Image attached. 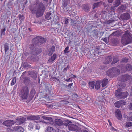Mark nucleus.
Instances as JSON below:
<instances>
[{
	"instance_id": "nucleus-33",
	"label": "nucleus",
	"mask_w": 132,
	"mask_h": 132,
	"mask_svg": "<svg viewBox=\"0 0 132 132\" xmlns=\"http://www.w3.org/2000/svg\"><path fill=\"white\" fill-rule=\"evenodd\" d=\"M128 120L132 121V112H130L129 113V116L127 118Z\"/></svg>"
},
{
	"instance_id": "nucleus-18",
	"label": "nucleus",
	"mask_w": 132,
	"mask_h": 132,
	"mask_svg": "<svg viewBox=\"0 0 132 132\" xmlns=\"http://www.w3.org/2000/svg\"><path fill=\"white\" fill-rule=\"evenodd\" d=\"M112 60V56H108L105 59V61L104 63V64H107L109 63Z\"/></svg>"
},
{
	"instance_id": "nucleus-41",
	"label": "nucleus",
	"mask_w": 132,
	"mask_h": 132,
	"mask_svg": "<svg viewBox=\"0 0 132 132\" xmlns=\"http://www.w3.org/2000/svg\"><path fill=\"white\" fill-rule=\"evenodd\" d=\"M30 81L29 78L28 77H25L24 78V82L27 83Z\"/></svg>"
},
{
	"instance_id": "nucleus-10",
	"label": "nucleus",
	"mask_w": 132,
	"mask_h": 132,
	"mask_svg": "<svg viewBox=\"0 0 132 132\" xmlns=\"http://www.w3.org/2000/svg\"><path fill=\"white\" fill-rule=\"evenodd\" d=\"M131 78V76L126 74L123 75L120 77L121 81L123 82H125L130 80Z\"/></svg>"
},
{
	"instance_id": "nucleus-47",
	"label": "nucleus",
	"mask_w": 132,
	"mask_h": 132,
	"mask_svg": "<svg viewBox=\"0 0 132 132\" xmlns=\"http://www.w3.org/2000/svg\"><path fill=\"white\" fill-rule=\"evenodd\" d=\"M70 68V66L69 65H68L67 66V67L64 68L63 70V71L65 72L67 69H68Z\"/></svg>"
},
{
	"instance_id": "nucleus-9",
	"label": "nucleus",
	"mask_w": 132,
	"mask_h": 132,
	"mask_svg": "<svg viewBox=\"0 0 132 132\" xmlns=\"http://www.w3.org/2000/svg\"><path fill=\"white\" fill-rule=\"evenodd\" d=\"M26 118L24 117L19 118L16 119L14 121L15 123L17 125H20L23 123L26 120Z\"/></svg>"
},
{
	"instance_id": "nucleus-27",
	"label": "nucleus",
	"mask_w": 132,
	"mask_h": 132,
	"mask_svg": "<svg viewBox=\"0 0 132 132\" xmlns=\"http://www.w3.org/2000/svg\"><path fill=\"white\" fill-rule=\"evenodd\" d=\"M4 46L5 52L6 53L7 51L9 49L8 44L7 43H6L4 45Z\"/></svg>"
},
{
	"instance_id": "nucleus-30",
	"label": "nucleus",
	"mask_w": 132,
	"mask_h": 132,
	"mask_svg": "<svg viewBox=\"0 0 132 132\" xmlns=\"http://www.w3.org/2000/svg\"><path fill=\"white\" fill-rule=\"evenodd\" d=\"M71 122L69 120H65L64 122V123H63V125H64L66 126H67L68 127V125L69 124H70Z\"/></svg>"
},
{
	"instance_id": "nucleus-59",
	"label": "nucleus",
	"mask_w": 132,
	"mask_h": 132,
	"mask_svg": "<svg viewBox=\"0 0 132 132\" xmlns=\"http://www.w3.org/2000/svg\"><path fill=\"white\" fill-rule=\"evenodd\" d=\"M129 109L131 110H132V103H130L129 105Z\"/></svg>"
},
{
	"instance_id": "nucleus-56",
	"label": "nucleus",
	"mask_w": 132,
	"mask_h": 132,
	"mask_svg": "<svg viewBox=\"0 0 132 132\" xmlns=\"http://www.w3.org/2000/svg\"><path fill=\"white\" fill-rule=\"evenodd\" d=\"M31 94H32V95H34V94L35 93V90L34 89H32L30 93Z\"/></svg>"
},
{
	"instance_id": "nucleus-43",
	"label": "nucleus",
	"mask_w": 132,
	"mask_h": 132,
	"mask_svg": "<svg viewBox=\"0 0 132 132\" xmlns=\"http://www.w3.org/2000/svg\"><path fill=\"white\" fill-rule=\"evenodd\" d=\"M99 3H96L94 4L93 5V9H94L95 8L99 6Z\"/></svg>"
},
{
	"instance_id": "nucleus-48",
	"label": "nucleus",
	"mask_w": 132,
	"mask_h": 132,
	"mask_svg": "<svg viewBox=\"0 0 132 132\" xmlns=\"http://www.w3.org/2000/svg\"><path fill=\"white\" fill-rule=\"evenodd\" d=\"M24 18V16L23 15L20 16L19 17V20L21 22H22Z\"/></svg>"
},
{
	"instance_id": "nucleus-60",
	"label": "nucleus",
	"mask_w": 132,
	"mask_h": 132,
	"mask_svg": "<svg viewBox=\"0 0 132 132\" xmlns=\"http://www.w3.org/2000/svg\"><path fill=\"white\" fill-rule=\"evenodd\" d=\"M72 75H73V76H72L71 78H76V76L75 75H73L72 74Z\"/></svg>"
},
{
	"instance_id": "nucleus-32",
	"label": "nucleus",
	"mask_w": 132,
	"mask_h": 132,
	"mask_svg": "<svg viewBox=\"0 0 132 132\" xmlns=\"http://www.w3.org/2000/svg\"><path fill=\"white\" fill-rule=\"evenodd\" d=\"M89 85L90 87H91L92 89H93L95 86V82L94 81H92L89 83Z\"/></svg>"
},
{
	"instance_id": "nucleus-40",
	"label": "nucleus",
	"mask_w": 132,
	"mask_h": 132,
	"mask_svg": "<svg viewBox=\"0 0 132 132\" xmlns=\"http://www.w3.org/2000/svg\"><path fill=\"white\" fill-rule=\"evenodd\" d=\"M51 79L52 80L54 81L55 82H58L59 81V80L56 77H53L51 78Z\"/></svg>"
},
{
	"instance_id": "nucleus-53",
	"label": "nucleus",
	"mask_w": 132,
	"mask_h": 132,
	"mask_svg": "<svg viewBox=\"0 0 132 132\" xmlns=\"http://www.w3.org/2000/svg\"><path fill=\"white\" fill-rule=\"evenodd\" d=\"M73 84L72 83H70V84L68 85L67 86V88L68 89L70 88L71 86Z\"/></svg>"
},
{
	"instance_id": "nucleus-39",
	"label": "nucleus",
	"mask_w": 132,
	"mask_h": 132,
	"mask_svg": "<svg viewBox=\"0 0 132 132\" xmlns=\"http://www.w3.org/2000/svg\"><path fill=\"white\" fill-rule=\"evenodd\" d=\"M118 59L116 58L115 57H114L113 60L111 63V64H114L116 63L117 61H118Z\"/></svg>"
},
{
	"instance_id": "nucleus-22",
	"label": "nucleus",
	"mask_w": 132,
	"mask_h": 132,
	"mask_svg": "<svg viewBox=\"0 0 132 132\" xmlns=\"http://www.w3.org/2000/svg\"><path fill=\"white\" fill-rule=\"evenodd\" d=\"M57 57V55L56 54H54L53 56H52L51 57L49 58L48 61L49 62H53L56 59Z\"/></svg>"
},
{
	"instance_id": "nucleus-23",
	"label": "nucleus",
	"mask_w": 132,
	"mask_h": 132,
	"mask_svg": "<svg viewBox=\"0 0 132 132\" xmlns=\"http://www.w3.org/2000/svg\"><path fill=\"white\" fill-rule=\"evenodd\" d=\"M52 14L50 12H48L47 13L45 16V18L47 20H50L51 18Z\"/></svg>"
},
{
	"instance_id": "nucleus-36",
	"label": "nucleus",
	"mask_w": 132,
	"mask_h": 132,
	"mask_svg": "<svg viewBox=\"0 0 132 132\" xmlns=\"http://www.w3.org/2000/svg\"><path fill=\"white\" fill-rule=\"evenodd\" d=\"M16 77H14L13 78L11 82V85L13 86L15 84L16 81Z\"/></svg>"
},
{
	"instance_id": "nucleus-52",
	"label": "nucleus",
	"mask_w": 132,
	"mask_h": 132,
	"mask_svg": "<svg viewBox=\"0 0 132 132\" xmlns=\"http://www.w3.org/2000/svg\"><path fill=\"white\" fill-rule=\"evenodd\" d=\"M28 55V53L26 52H24L23 54V56H26Z\"/></svg>"
},
{
	"instance_id": "nucleus-14",
	"label": "nucleus",
	"mask_w": 132,
	"mask_h": 132,
	"mask_svg": "<svg viewBox=\"0 0 132 132\" xmlns=\"http://www.w3.org/2000/svg\"><path fill=\"white\" fill-rule=\"evenodd\" d=\"M55 123L60 126L61 128H63V123L62 120L60 119H56L55 120Z\"/></svg>"
},
{
	"instance_id": "nucleus-6",
	"label": "nucleus",
	"mask_w": 132,
	"mask_h": 132,
	"mask_svg": "<svg viewBox=\"0 0 132 132\" xmlns=\"http://www.w3.org/2000/svg\"><path fill=\"white\" fill-rule=\"evenodd\" d=\"M115 95L117 97L121 98H125L128 95V93L127 92H120L119 90H116L115 93Z\"/></svg>"
},
{
	"instance_id": "nucleus-8",
	"label": "nucleus",
	"mask_w": 132,
	"mask_h": 132,
	"mask_svg": "<svg viewBox=\"0 0 132 132\" xmlns=\"http://www.w3.org/2000/svg\"><path fill=\"white\" fill-rule=\"evenodd\" d=\"M68 129L70 130L76 131L77 132L80 131V127L76 125L70 123L68 125Z\"/></svg>"
},
{
	"instance_id": "nucleus-64",
	"label": "nucleus",
	"mask_w": 132,
	"mask_h": 132,
	"mask_svg": "<svg viewBox=\"0 0 132 132\" xmlns=\"http://www.w3.org/2000/svg\"><path fill=\"white\" fill-rule=\"evenodd\" d=\"M70 79H71L70 78H69V79H66V81H67V82H68V81H71V80H70Z\"/></svg>"
},
{
	"instance_id": "nucleus-15",
	"label": "nucleus",
	"mask_w": 132,
	"mask_h": 132,
	"mask_svg": "<svg viewBox=\"0 0 132 132\" xmlns=\"http://www.w3.org/2000/svg\"><path fill=\"white\" fill-rule=\"evenodd\" d=\"M115 115L116 117L119 120H121L122 118V116L121 112L119 109H117L115 112Z\"/></svg>"
},
{
	"instance_id": "nucleus-4",
	"label": "nucleus",
	"mask_w": 132,
	"mask_h": 132,
	"mask_svg": "<svg viewBox=\"0 0 132 132\" xmlns=\"http://www.w3.org/2000/svg\"><path fill=\"white\" fill-rule=\"evenodd\" d=\"M29 92L28 88L27 86L23 87L20 93L21 99H27L28 97Z\"/></svg>"
},
{
	"instance_id": "nucleus-31",
	"label": "nucleus",
	"mask_w": 132,
	"mask_h": 132,
	"mask_svg": "<svg viewBox=\"0 0 132 132\" xmlns=\"http://www.w3.org/2000/svg\"><path fill=\"white\" fill-rule=\"evenodd\" d=\"M121 0H116L115 3L114 7H115L118 6L120 4Z\"/></svg>"
},
{
	"instance_id": "nucleus-28",
	"label": "nucleus",
	"mask_w": 132,
	"mask_h": 132,
	"mask_svg": "<svg viewBox=\"0 0 132 132\" xmlns=\"http://www.w3.org/2000/svg\"><path fill=\"white\" fill-rule=\"evenodd\" d=\"M132 126V122H127L125 123V127L128 128L131 127Z\"/></svg>"
},
{
	"instance_id": "nucleus-51",
	"label": "nucleus",
	"mask_w": 132,
	"mask_h": 132,
	"mask_svg": "<svg viewBox=\"0 0 132 132\" xmlns=\"http://www.w3.org/2000/svg\"><path fill=\"white\" fill-rule=\"evenodd\" d=\"M112 20H109L106 22V24H110V23H112Z\"/></svg>"
},
{
	"instance_id": "nucleus-17",
	"label": "nucleus",
	"mask_w": 132,
	"mask_h": 132,
	"mask_svg": "<svg viewBox=\"0 0 132 132\" xmlns=\"http://www.w3.org/2000/svg\"><path fill=\"white\" fill-rule=\"evenodd\" d=\"M14 129L15 132H23L24 131L23 128L22 127L19 126L15 127Z\"/></svg>"
},
{
	"instance_id": "nucleus-58",
	"label": "nucleus",
	"mask_w": 132,
	"mask_h": 132,
	"mask_svg": "<svg viewBox=\"0 0 132 132\" xmlns=\"http://www.w3.org/2000/svg\"><path fill=\"white\" fill-rule=\"evenodd\" d=\"M111 130L112 131H117V129H115L114 128V127H112L111 128Z\"/></svg>"
},
{
	"instance_id": "nucleus-61",
	"label": "nucleus",
	"mask_w": 132,
	"mask_h": 132,
	"mask_svg": "<svg viewBox=\"0 0 132 132\" xmlns=\"http://www.w3.org/2000/svg\"><path fill=\"white\" fill-rule=\"evenodd\" d=\"M64 98L65 99L64 100H68L69 99V97L68 96H66L65 97H64Z\"/></svg>"
},
{
	"instance_id": "nucleus-21",
	"label": "nucleus",
	"mask_w": 132,
	"mask_h": 132,
	"mask_svg": "<svg viewBox=\"0 0 132 132\" xmlns=\"http://www.w3.org/2000/svg\"><path fill=\"white\" fill-rule=\"evenodd\" d=\"M69 3V0H63V2L62 3V7H64V8L66 7L68 5Z\"/></svg>"
},
{
	"instance_id": "nucleus-2",
	"label": "nucleus",
	"mask_w": 132,
	"mask_h": 132,
	"mask_svg": "<svg viewBox=\"0 0 132 132\" xmlns=\"http://www.w3.org/2000/svg\"><path fill=\"white\" fill-rule=\"evenodd\" d=\"M46 40L45 38H44L41 36H37L33 39V44L31 45V46H30L29 48L31 49H34L35 46L34 44L41 46V45L45 43Z\"/></svg>"
},
{
	"instance_id": "nucleus-37",
	"label": "nucleus",
	"mask_w": 132,
	"mask_h": 132,
	"mask_svg": "<svg viewBox=\"0 0 132 132\" xmlns=\"http://www.w3.org/2000/svg\"><path fill=\"white\" fill-rule=\"evenodd\" d=\"M83 9L85 11H87L89 9V6L87 5H84L83 6Z\"/></svg>"
},
{
	"instance_id": "nucleus-50",
	"label": "nucleus",
	"mask_w": 132,
	"mask_h": 132,
	"mask_svg": "<svg viewBox=\"0 0 132 132\" xmlns=\"http://www.w3.org/2000/svg\"><path fill=\"white\" fill-rule=\"evenodd\" d=\"M102 40L105 42L106 43H108L107 39L106 37L103 38Z\"/></svg>"
},
{
	"instance_id": "nucleus-49",
	"label": "nucleus",
	"mask_w": 132,
	"mask_h": 132,
	"mask_svg": "<svg viewBox=\"0 0 132 132\" xmlns=\"http://www.w3.org/2000/svg\"><path fill=\"white\" fill-rule=\"evenodd\" d=\"M28 127H29V128H30V129L31 130H32L33 128V126L32 124H29Z\"/></svg>"
},
{
	"instance_id": "nucleus-20",
	"label": "nucleus",
	"mask_w": 132,
	"mask_h": 132,
	"mask_svg": "<svg viewBox=\"0 0 132 132\" xmlns=\"http://www.w3.org/2000/svg\"><path fill=\"white\" fill-rule=\"evenodd\" d=\"M102 83V87H105L107 85L108 82V79L106 78H105L103 80H100Z\"/></svg>"
},
{
	"instance_id": "nucleus-13",
	"label": "nucleus",
	"mask_w": 132,
	"mask_h": 132,
	"mask_svg": "<svg viewBox=\"0 0 132 132\" xmlns=\"http://www.w3.org/2000/svg\"><path fill=\"white\" fill-rule=\"evenodd\" d=\"M130 17V14L128 13H125L121 15V19L123 20H127L129 19Z\"/></svg>"
},
{
	"instance_id": "nucleus-29",
	"label": "nucleus",
	"mask_w": 132,
	"mask_h": 132,
	"mask_svg": "<svg viewBox=\"0 0 132 132\" xmlns=\"http://www.w3.org/2000/svg\"><path fill=\"white\" fill-rule=\"evenodd\" d=\"M30 75L34 79H36L37 77L36 74L35 72H31L30 73Z\"/></svg>"
},
{
	"instance_id": "nucleus-19",
	"label": "nucleus",
	"mask_w": 132,
	"mask_h": 132,
	"mask_svg": "<svg viewBox=\"0 0 132 132\" xmlns=\"http://www.w3.org/2000/svg\"><path fill=\"white\" fill-rule=\"evenodd\" d=\"M42 118L44 119V120L43 121H40V122H43L46 124L48 123V121H49L50 120V118H49L44 116H42Z\"/></svg>"
},
{
	"instance_id": "nucleus-1",
	"label": "nucleus",
	"mask_w": 132,
	"mask_h": 132,
	"mask_svg": "<svg viewBox=\"0 0 132 132\" xmlns=\"http://www.w3.org/2000/svg\"><path fill=\"white\" fill-rule=\"evenodd\" d=\"M35 5L37 7L35 10L36 16L39 17L42 16L46 9L45 5L39 0H36Z\"/></svg>"
},
{
	"instance_id": "nucleus-12",
	"label": "nucleus",
	"mask_w": 132,
	"mask_h": 132,
	"mask_svg": "<svg viewBox=\"0 0 132 132\" xmlns=\"http://www.w3.org/2000/svg\"><path fill=\"white\" fill-rule=\"evenodd\" d=\"M3 124L6 126H11L15 124V122L13 120H7L3 122Z\"/></svg>"
},
{
	"instance_id": "nucleus-54",
	"label": "nucleus",
	"mask_w": 132,
	"mask_h": 132,
	"mask_svg": "<svg viewBox=\"0 0 132 132\" xmlns=\"http://www.w3.org/2000/svg\"><path fill=\"white\" fill-rule=\"evenodd\" d=\"M80 131H78V132H88L87 130L81 129L80 127Z\"/></svg>"
},
{
	"instance_id": "nucleus-44",
	"label": "nucleus",
	"mask_w": 132,
	"mask_h": 132,
	"mask_svg": "<svg viewBox=\"0 0 132 132\" xmlns=\"http://www.w3.org/2000/svg\"><path fill=\"white\" fill-rule=\"evenodd\" d=\"M93 36L95 37L96 36H97V31L96 30H94L93 31Z\"/></svg>"
},
{
	"instance_id": "nucleus-38",
	"label": "nucleus",
	"mask_w": 132,
	"mask_h": 132,
	"mask_svg": "<svg viewBox=\"0 0 132 132\" xmlns=\"http://www.w3.org/2000/svg\"><path fill=\"white\" fill-rule=\"evenodd\" d=\"M6 31V29L5 28H4V29L1 30V36L2 35H4L5 34V32Z\"/></svg>"
},
{
	"instance_id": "nucleus-34",
	"label": "nucleus",
	"mask_w": 132,
	"mask_h": 132,
	"mask_svg": "<svg viewBox=\"0 0 132 132\" xmlns=\"http://www.w3.org/2000/svg\"><path fill=\"white\" fill-rule=\"evenodd\" d=\"M112 42L114 45H117L118 43V39L117 38H113L112 40Z\"/></svg>"
},
{
	"instance_id": "nucleus-24",
	"label": "nucleus",
	"mask_w": 132,
	"mask_h": 132,
	"mask_svg": "<svg viewBox=\"0 0 132 132\" xmlns=\"http://www.w3.org/2000/svg\"><path fill=\"white\" fill-rule=\"evenodd\" d=\"M55 46H52L50 49L49 52L48 54V55L50 56L52 54L53 52L55 51Z\"/></svg>"
},
{
	"instance_id": "nucleus-55",
	"label": "nucleus",
	"mask_w": 132,
	"mask_h": 132,
	"mask_svg": "<svg viewBox=\"0 0 132 132\" xmlns=\"http://www.w3.org/2000/svg\"><path fill=\"white\" fill-rule=\"evenodd\" d=\"M69 19H68L66 18L65 20V24H68V23Z\"/></svg>"
},
{
	"instance_id": "nucleus-45",
	"label": "nucleus",
	"mask_w": 132,
	"mask_h": 132,
	"mask_svg": "<svg viewBox=\"0 0 132 132\" xmlns=\"http://www.w3.org/2000/svg\"><path fill=\"white\" fill-rule=\"evenodd\" d=\"M34 55H32V56H31V57H29L28 59V60H29L31 61H34L35 60L34 58V57L33 56Z\"/></svg>"
},
{
	"instance_id": "nucleus-11",
	"label": "nucleus",
	"mask_w": 132,
	"mask_h": 132,
	"mask_svg": "<svg viewBox=\"0 0 132 132\" xmlns=\"http://www.w3.org/2000/svg\"><path fill=\"white\" fill-rule=\"evenodd\" d=\"M125 104V102L123 100H120L116 102L114 104L115 107L119 108L120 107H122Z\"/></svg>"
},
{
	"instance_id": "nucleus-46",
	"label": "nucleus",
	"mask_w": 132,
	"mask_h": 132,
	"mask_svg": "<svg viewBox=\"0 0 132 132\" xmlns=\"http://www.w3.org/2000/svg\"><path fill=\"white\" fill-rule=\"evenodd\" d=\"M69 49V47H67L64 50V52L65 54L69 52L68 51V50Z\"/></svg>"
},
{
	"instance_id": "nucleus-16",
	"label": "nucleus",
	"mask_w": 132,
	"mask_h": 132,
	"mask_svg": "<svg viewBox=\"0 0 132 132\" xmlns=\"http://www.w3.org/2000/svg\"><path fill=\"white\" fill-rule=\"evenodd\" d=\"M27 118L28 120H37L39 119L40 117L38 116L31 115L30 116H28Z\"/></svg>"
},
{
	"instance_id": "nucleus-63",
	"label": "nucleus",
	"mask_w": 132,
	"mask_h": 132,
	"mask_svg": "<svg viewBox=\"0 0 132 132\" xmlns=\"http://www.w3.org/2000/svg\"><path fill=\"white\" fill-rule=\"evenodd\" d=\"M113 0H108V2H109V3H111L112 2Z\"/></svg>"
},
{
	"instance_id": "nucleus-57",
	"label": "nucleus",
	"mask_w": 132,
	"mask_h": 132,
	"mask_svg": "<svg viewBox=\"0 0 132 132\" xmlns=\"http://www.w3.org/2000/svg\"><path fill=\"white\" fill-rule=\"evenodd\" d=\"M35 127L36 129H39L40 128V127L38 125H36Z\"/></svg>"
},
{
	"instance_id": "nucleus-5",
	"label": "nucleus",
	"mask_w": 132,
	"mask_h": 132,
	"mask_svg": "<svg viewBox=\"0 0 132 132\" xmlns=\"http://www.w3.org/2000/svg\"><path fill=\"white\" fill-rule=\"evenodd\" d=\"M119 70L116 67H112L107 72V74L111 77H116L119 74Z\"/></svg>"
},
{
	"instance_id": "nucleus-42",
	"label": "nucleus",
	"mask_w": 132,
	"mask_h": 132,
	"mask_svg": "<svg viewBox=\"0 0 132 132\" xmlns=\"http://www.w3.org/2000/svg\"><path fill=\"white\" fill-rule=\"evenodd\" d=\"M128 59L127 58H123L121 60L122 62L125 63L127 62L128 61Z\"/></svg>"
},
{
	"instance_id": "nucleus-3",
	"label": "nucleus",
	"mask_w": 132,
	"mask_h": 132,
	"mask_svg": "<svg viewBox=\"0 0 132 132\" xmlns=\"http://www.w3.org/2000/svg\"><path fill=\"white\" fill-rule=\"evenodd\" d=\"M121 42L123 44L127 45L131 43L132 42V37L128 30L125 32V33L122 36Z\"/></svg>"
},
{
	"instance_id": "nucleus-62",
	"label": "nucleus",
	"mask_w": 132,
	"mask_h": 132,
	"mask_svg": "<svg viewBox=\"0 0 132 132\" xmlns=\"http://www.w3.org/2000/svg\"><path fill=\"white\" fill-rule=\"evenodd\" d=\"M108 122L109 123V124L111 126H112V123L110 122V120H108Z\"/></svg>"
},
{
	"instance_id": "nucleus-25",
	"label": "nucleus",
	"mask_w": 132,
	"mask_h": 132,
	"mask_svg": "<svg viewBox=\"0 0 132 132\" xmlns=\"http://www.w3.org/2000/svg\"><path fill=\"white\" fill-rule=\"evenodd\" d=\"M100 82L101 81H97L96 82L95 85V88L97 89H98L100 86Z\"/></svg>"
},
{
	"instance_id": "nucleus-7",
	"label": "nucleus",
	"mask_w": 132,
	"mask_h": 132,
	"mask_svg": "<svg viewBox=\"0 0 132 132\" xmlns=\"http://www.w3.org/2000/svg\"><path fill=\"white\" fill-rule=\"evenodd\" d=\"M132 70V66L130 64L121 65V70L123 72L127 71H130Z\"/></svg>"
},
{
	"instance_id": "nucleus-26",
	"label": "nucleus",
	"mask_w": 132,
	"mask_h": 132,
	"mask_svg": "<svg viewBox=\"0 0 132 132\" xmlns=\"http://www.w3.org/2000/svg\"><path fill=\"white\" fill-rule=\"evenodd\" d=\"M47 130L48 132H56L55 130L54 129L50 127H47Z\"/></svg>"
},
{
	"instance_id": "nucleus-35",
	"label": "nucleus",
	"mask_w": 132,
	"mask_h": 132,
	"mask_svg": "<svg viewBox=\"0 0 132 132\" xmlns=\"http://www.w3.org/2000/svg\"><path fill=\"white\" fill-rule=\"evenodd\" d=\"M119 9L120 10H124L126 9V6L125 5H122L119 7Z\"/></svg>"
}]
</instances>
